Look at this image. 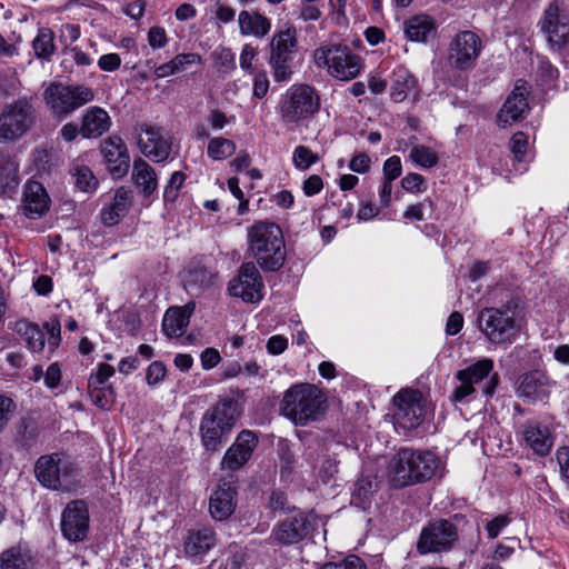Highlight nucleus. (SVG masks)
<instances>
[{"label":"nucleus","mask_w":569,"mask_h":569,"mask_svg":"<svg viewBox=\"0 0 569 569\" xmlns=\"http://www.w3.org/2000/svg\"><path fill=\"white\" fill-rule=\"evenodd\" d=\"M371 159L368 154L360 152L355 154L349 163V168L351 171L357 173H365L370 169Z\"/></svg>","instance_id":"58"},{"label":"nucleus","mask_w":569,"mask_h":569,"mask_svg":"<svg viewBox=\"0 0 569 569\" xmlns=\"http://www.w3.org/2000/svg\"><path fill=\"white\" fill-rule=\"evenodd\" d=\"M396 423L405 429L418 428L426 420L429 412V401L418 389L402 388L392 398Z\"/></svg>","instance_id":"12"},{"label":"nucleus","mask_w":569,"mask_h":569,"mask_svg":"<svg viewBox=\"0 0 569 569\" xmlns=\"http://www.w3.org/2000/svg\"><path fill=\"white\" fill-rule=\"evenodd\" d=\"M269 90V80L266 72H258L253 79V96L258 99L266 97Z\"/></svg>","instance_id":"61"},{"label":"nucleus","mask_w":569,"mask_h":569,"mask_svg":"<svg viewBox=\"0 0 569 569\" xmlns=\"http://www.w3.org/2000/svg\"><path fill=\"white\" fill-rule=\"evenodd\" d=\"M439 468V459L431 451L401 448L391 458L388 478L395 488H403L430 480Z\"/></svg>","instance_id":"2"},{"label":"nucleus","mask_w":569,"mask_h":569,"mask_svg":"<svg viewBox=\"0 0 569 569\" xmlns=\"http://www.w3.org/2000/svg\"><path fill=\"white\" fill-rule=\"evenodd\" d=\"M39 482L52 490H70L76 486L77 467L59 453L41 456L34 467Z\"/></svg>","instance_id":"8"},{"label":"nucleus","mask_w":569,"mask_h":569,"mask_svg":"<svg viewBox=\"0 0 569 569\" xmlns=\"http://www.w3.org/2000/svg\"><path fill=\"white\" fill-rule=\"evenodd\" d=\"M511 519L507 515H499L490 520L487 526V535L490 539L497 538L500 532L510 523Z\"/></svg>","instance_id":"53"},{"label":"nucleus","mask_w":569,"mask_h":569,"mask_svg":"<svg viewBox=\"0 0 569 569\" xmlns=\"http://www.w3.org/2000/svg\"><path fill=\"white\" fill-rule=\"evenodd\" d=\"M493 360L489 358H482L471 366L459 370L456 373L457 380L460 385L457 386L450 399L453 402H461L469 396L476 392V385L485 381L482 386V393L486 397H491L495 393L499 378L497 373H492Z\"/></svg>","instance_id":"7"},{"label":"nucleus","mask_w":569,"mask_h":569,"mask_svg":"<svg viewBox=\"0 0 569 569\" xmlns=\"http://www.w3.org/2000/svg\"><path fill=\"white\" fill-rule=\"evenodd\" d=\"M14 411V403L10 398L0 396V430L7 426Z\"/></svg>","instance_id":"62"},{"label":"nucleus","mask_w":569,"mask_h":569,"mask_svg":"<svg viewBox=\"0 0 569 569\" xmlns=\"http://www.w3.org/2000/svg\"><path fill=\"white\" fill-rule=\"evenodd\" d=\"M101 152L113 178H122L129 171V153L123 140L119 137H110L101 144Z\"/></svg>","instance_id":"24"},{"label":"nucleus","mask_w":569,"mask_h":569,"mask_svg":"<svg viewBox=\"0 0 569 569\" xmlns=\"http://www.w3.org/2000/svg\"><path fill=\"white\" fill-rule=\"evenodd\" d=\"M458 540L456 526L449 520H437L423 527L417 542L420 555L448 551Z\"/></svg>","instance_id":"15"},{"label":"nucleus","mask_w":569,"mask_h":569,"mask_svg":"<svg viewBox=\"0 0 569 569\" xmlns=\"http://www.w3.org/2000/svg\"><path fill=\"white\" fill-rule=\"evenodd\" d=\"M257 446L258 437L253 431H240L226 451L221 460V468L230 471L239 470L250 460Z\"/></svg>","instance_id":"19"},{"label":"nucleus","mask_w":569,"mask_h":569,"mask_svg":"<svg viewBox=\"0 0 569 569\" xmlns=\"http://www.w3.org/2000/svg\"><path fill=\"white\" fill-rule=\"evenodd\" d=\"M18 170L19 166L13 158L0 156V190L18 183Z\"/></svg>","instance_id":"41"},{"label":"nucleus","mask_w":569,"mask_h":569,"mask_svg":"<svg viewBox=\"0 0 569 569\" xmlns=\"http://www.w3.org/2000/svg\"><path fill=\"white\" fill-rule=\"evenodd\" d=\"M528 148V137L526 133L516 132L510 140V150L515 159L519 162L522 161Z\"/></svg>","instance_id":"49"},{"label":"nucleus","mask_w":569,"mask_h":569,"mask_svg":"<svg viewBox=\"0 0 569 569\" xmlns=\"http://www.w3.org/2000/svg\"><path fill=\"white\" fill-rule=\"evenodd\" d=\"M167 368L161 361H153L149 365L146 372V381L153 387L159 385L166 377Z\"/></svg>","instance_id":"47"},{"label":"nucleus","mask_w":569,"mask_h":569,"mask_svg":"<svg viewBox=\"0 0 569 569\" xmlns=\"http://www.w3.org/2000/svg\"><path fill=\"white\" fill-rule=\"evenodd\" d=\"M517 392L520 398L532 401L542 400L547 396L545 376L539 371L525 375L518 386Z\"/></svg>","instance_id":"33"},{"label":"nucleus","mask_w":569,"mask_h":569,"mask_svg":"<svg viewBox=\"0 0 569 569\" xmlns=\"http://www.w3.org/2000/svg\"><path fill=\"white\" fill-rule=\"evenodd\" d=\"M34 120L36 110L31 99L22 97L6 104L0 112V142L21 138L32 128Z\"/></svg>","instance_id":"11"},{"label":"nucleus","mask_w":569,"mask_h":569,"mask_svg":"<svg viewBox=\"0 0 569 569\" xmlns=\"http://www.w3.org/2000/svg\"><path fill=\"white\" fill-rule=\"evenodd\" d=\"M91 401L101 409H109L113 402L111 388L88 386Z\"/></svg>","instance_id":"44"},{"label":"nucleus","mask_w":569,"mask_h":569,"mask_svg":"<svg viewBox=\"0 0 569 569\" xmlns=\"http://www.w3.org/2000/svg\"><path fill=\"white\" fill-rule=\"evenodd\" d=\"M409 158L417 166L425 169L435 167L439 161L438 153L425 144L413 146L410 150Z\"/></svg>","instance_id":"40"},{"label":"nucleus","mask_w":569,"mask_h":569,"mask_svg":"<svg viewBox=\"0 0 569 569\" xmlns=\"http://www.w3.org/2000/svg\"><path fill=\"white\" fill-rule=\"evenodd\" d=\"M383 176L386 181H393L402 172L401 160L398 156L388 158L383 163Z\"/></svg>","instance_id":"51"},{"label":"nucleus","mask_w":569,"mask_h":569,"mask_svg":"<svg viewBox=\"0 0 569 569\" xmlns=\"http://www.w3.org/2000/svg\"><path fill=\"white\" fill-rule=\"evenodd\" d=\"M338 471V463L335 459L330 457H323L321 461V466L318 470V477L321 478L323 482L330 480L335 473Z\"/></svg>","instance_id":"57"},{"label":"nucleus","mask_w":569,"mask_h":569,"mask_svg":"<svg viewBox=\"0 0 569 569\" xmlns=\"http://www.w3.org/2000/svg\"><path fill=\"white\" fill-rule=\"evenodd\" d=\"M74 187L82 192H92L98 187V179L87 166H74L71 170Z\"/></svg>","instance_id":"38"},{"label":"nucleus","mask_w":569,"mask_h":569,"mask_svg":"<svg viewBox=\"0 0 569 569\" xmlns=\"http://www.w3.org/2000/svg\"><path fill=\"white\" fill-rule=\"evenodd\" d=\"M234 151L236 143L222 137L212 138L207 149L208 157L214 161L227 159L232 156Z\"/></svg>","instance_id":"39"},{"label":"nucleus","mask_w":569,"mask_h":569,"mask_svg":"<svg viewBox=\"0 0 569 569\" xmlns=\"http://www.w3.org/2000/svg\"><path fill=\"white\" fill-rule=\"evenodd\" d=\"M263 281L253 262L241 264L238 276L229 282V293L246 302H257L262 299Z\"/></svg>","instance_id":"17"},{"label":"nucleus","mask_w":569,"mask_h":569,"mask_svg":"<svg viewBox=\"0 0 569 569\" xmlns=\"http://www.w3.org/2000/svg\"><path fill=\"white\" fill-rule=\"evenodd\" d=\"M216 543V535L209 528L190 531L184 540L183 549L188 557H201Z\"/></svg>","instance_id":"31"},{"label":"nucleus","mask_w":569,"mask_h":569,"mask_svg":"<svg viewBox=\"0 0 569 569\" xmlns=\"http://www.w3.org/2000/svg\"><path fill=\"white\" fill-rule=\"evenodd\" d=\"M111 124L108 112L99 107H92L82 117L80 132L84 138H98L109 130Z\"/></svg>","instance_id":"30"},{"label":"nucleus","mask_w":569,"mask_h":569,"mask_svg":"<svg viewBox=\"0 0 569 569\" xmlns=\"http://www.w3.org/2000/svg\"><path fill=\"white\" fill-rule=\"evenodd\" d=\"M200 61L201 57L198 53L192 52L180 53L172 59L177 73L186 71L192 64L200 63Z\"/></svg>","instance_id":"52"},{"label":"nucleus","mask_w":569,"mask_h":569,"mask_svg":"<svg viewBox=\"0 0 569 569\" xmlns=\"http://www.w3.org/2000/svg\"><path fill=\"white\" fill-rule=\"evenodd\" d=\"M258 54V50L256 47H253L250 43H246L242 49L239 57V63L240 68L246 71L247 73L253 72V60L256 59Z\"/></svg>","instance_id":"50"},{"label":"nucleus","mask_w":569,"mask_h":569,"mask_svg":"<svg viewBox=\"0 0 569 569\" xmlns=\"http://www.w3.org/2000/svg\"><path fill=\"white\" fill-rule=\"evenodd\" d=\"M148 42L152 49L164 48L168 42L164 28L158 26L150 28L148 32Z\"/></svg>","instance_id":"54"},{"label":"nucleus","mask_w":569,"mask_h":569,"mask_svg":"<svg viewBox=\"0 0 569 569\" xmlns=\"http://www.w3.org/2000/svg\"><path fill=\"white\" fill-rule=\"evenodd\" d=\"M27 560L20 548L11 547L0 555V569H26Z\"/></svg>","instance_id":"42"},{"label":"nucleus","mask_w":569,"mask_h":569,"mask_svg":"<svg viewBox=\"0 0 569 569\" xmlns=\"http://www.w3.org/2000/svg\"><path fill=\"white\" fill-rule=\"evenodd\" d=\"M297 51V31L292 27L273 34L270 42L269 64L276 82H286L292 76V61Z\"/></svg>","instance_id":"13"},{"label":"nucleus","mask_w":569,"mask_h":569,"mask_svg":"<svg viewBox=\"0 0 569 569\" xmlns=\"http://www.w3.org/2000/svg\"><path fill=\"white\" fill-rule=\"evenodd\" d=\"M309 532L307 518L302 515L288 517L271 533V538L280 545H292L301 541Z\"/></svg>","instance_id":"25"},{"label":"nucleus","mask_w":569,"mask_h":569,"mask_svg":"<svg viewBox=\"0 0 569 569\" xmlns=\"http://www.w3.org/2000/svg\"><path fill=\"white\" fill-rule=\"evenodd\" d=\"M249 249L260 268L279 270L286 260V246L281 228L270 221H257L248 229Z\"/></svg>","instance_id":"3"},{"label":"nucleus","mask_w":569,"mask_h":569,"mask_svg":"<svg viewBox=\"0 0 569 569\" xmlns=\"http://www.w3.org/2000/svg\"><path fill=\"white\" fill-rule=\"evenodd\" d=\"M93 90L83 84L67 86L50 83L43 92V99L50 111L59 118H66L80 107L93 100Z\"/></svg>","instance_id":"10"},{"label":"nucleus","mask_w":569,"mask_h":569,"mask_svg":"<svg viewBox=\"0 0 569 569\" xmlns=\"http://www.w3.org/2000/svg\"><path fill=\"white\" fill-rule=\"evenodd\" d=\"M319 68H326L338 80L349 81L361 71V60L347 46L330 44L318 48L313 54Z\"/></svg>","instance_id":"9"},{"label":"nucleus","mask_w":569,"mask_h":569,"mask_svg":"<svg viewBox=\"0 0 569 569\" xmlns=\"http://www.w3.org/2000/svg\"><path fill=\"white\" fill-rule=\"evenodd\" d=\"M520 435L525 446L539 457L548 456L553 447V435L547 426L537 421L525 422Z\"/></svg>","instance_id":"22"},{"label":"nucleus","mask_w":569,"mask_h":569,"mask_svg":"<svg viewBox=\"0 0 569 569\" xmlns=\"http://www.w3.org/2000/svg\"><path fill=\"white\" fill-rule=\"evenodd\" d=\"M114 373V368L107 363H100L96 372H92L88 380V386L103 387L110 377Z\"/></svg>","instance_id":"48"},{"label":"nucleus","mask_w":569,"mask_h":569,"mask_svg":"<svg viewBox=\"0 0 569 569\" xmlns=\"http://www.w3.org/2000/svg\"><path fill=\"white\" fill-rule=\"evenodd\" d=\"M320 97L309 84H292L280 96L278 114L281 123L290 130L307 124L320 110Z\"/></svg>","instance_id":"5"},{"label":"nucleus","mask_w":569,"mask_h":569,"mask_svg":"<svg viewBox=\"0 0 569 569\" xmlns=\"http://www.w3.org/2000/svg\"><path fill=\"white\" fill-rule=\"evenodd\" d=\"M61 531L70 542L83 541L89 531V512L84 501L73 500L67 505L61 517Z\"/></svg>","instance_id":"18"},{"label":"nucleus","mask_w":569,"mask_h":569,"mask_svg":"<svg viewBox=\"0 0 569 569\" xmlns=\"http://www.w3.org/2000/svg\"><path fill=\"white\" fill-rule=\"evenodd\" d=\"M50 197L44 187L33 180H29L23 186L22 211L29 219H38L46 214L50 208Z\"/></svg>","instance_id":"23"},{"label":"nucleus","mask_w":569,"mask_h":569,"mask_svg":"<svg viewBox=\"0 0 569 569\" xmlns=\"http://www.w3.org/2000/svg\"><path fill=\"white\" fill-rule=\"evenodd\" d=\"M131 203L130 190L123 187L118 188L113 200L101 209L100 217L102 223L108 227L117 224L127 214Z\"/></svg>","instance_id":"28"},{"label":"nucleus","mask_w":569,"mask_h":569,"mask_svg":"<svg viewBox=\"0 0 569 569\" xmlns=\"http://www.w3.org/2000/svg\"><path fill=\"white\" fill-rule=\"evenodd\" d=\"M183 181H184V174L181 171H174L171 174V177L163 190L164 201L173 202L177 199L179 189L181 188Z\"/></svg>","instance_id":"46"},{"label":"nucleus","mask_w":569,"mask_h":569,"mask_svg":"<svg viewBox=\"0 0 569 569\" xmlns=\"http://www.w3.org/2000/svg\"><path fill=\"white\" fill-rule=\"evenodd\" d=\"M236 488L231 482H222L211 493L209 511L213 519H228L236 509Z\"/></svg>","instance_id":"26"},{"label":"nucleus","mask_w":569,"mask_h":569,"mask_svg":"<svg viewBox=\"0 0 569 569\" xmlns=\"http://www.w3.org/2000/svg\"><path fill=\"white\" fill-rule=\"evenodd\" d=\"M539 26L551 47L561 49L569 42V9L563 3L550 2Z\"/></svg>","instance_id":"14"},{"label":"nucleus","mask_w":569,"mask_h":569,"mask_svg":"<svg viewBox=\"0 0 569 569\" xmlns=\"http://www.w3.org/2000/svg\"><path fill=\"white\" fill-rule=\"evenodd\" d=\"M401 187L410 193H422L427 190V181L421 174L410 172L402 178Z\"/></svg>","instance_id":"45"},{"label":"nucleus","mask_w":569,"mask_h":569,"mask_svg":"<svg viewBox=\"0 0 569 569\" xmlns=\"http://www.w3.org/2000/svg\"><path fill=\"white\" fill-rule=\"evenodd\" d=\"M432 31H435V23L428 16H416L405 22V33L411 41H426Z\"/></svg>","instance_id":"35"},{"label":"nucleus","mask_w":569,"mask_h":569,"mask_svg":"<svg viewBox=\"0 0 569 569\" xmlns=\"http://www.w3.org/2000/svg\"><path fill=\"white\" fill-rule=\"evenodd\" d=\"M521 310L516 298L500 307H486L477 317L480 332L496 346L511 345L521 330Z\"/></svg>","instance_id":"1"},{"label":"nucleus","mask_w":569,"mask_h":569,"mask_svg":"<svg viewBox=\"0 0 569 569\" xmlns=\"http://www.w3.org/2000/svg\"><path fill=\"white\" fill-rule=\"evenodd\" d=\"M327 398L315 385L297 383L283 395L280 410L296 426L319 420L326 411Z\"/></svg>","instance_id":"4"},{"label":"nucleus","mask_w":569,"mask_h":569,"mask_svg":"<svg viewBox=\"0 0 569 569\" xmlns=\"http://www.w3.org/2000/svg\"><path fill=\"white\" fill-rule=\"evenodd\" d=\"M121 66V58L118 53L102 54L98 60V67L107 72H112Z\"/></svg>","instance_id":"60"},{"label":"nucleus","mask_w":569,"mask_h":569,"mask_svg":"<svg viewBox=\"0 0 569 569\" xmlns=\"http://www.w3.org/2000/svg\"><path fill=\"white\" fill-rule=\"evenodd\" d=\"M132 180L146 196L153 193L158 186L154 170L142 159L133 162Z\"/></svg>","instance_id":"34"},{"label":"nucleus","mask_w":569,"mask_h":569,"mask_svg":"<svg viewBox=\"0 0 569 569\" xmlns=\"http://www.w3.org/2000/svg\"><path fill=\"white\" fill-rule=\"evenodd\" d=\"M60 380H61V369H60V366L57 362L51 363L47 368V371L44 372V385L48 388L53 389V388H57L59 386Z\"/></svg>","instance_id":"63"},{"label":"nucleus","mask_w":569,"mask_h":569,"mask_svg":"<svg viewBox=\"0 0 569 569\" xmlns=\"http://www.w3.org/2000/svg\"><path fill=\"white\" fill-rule=\"evenodd\" d=\"M193 310L194 303L169 308L162 319V331L168 337L183 336L187 331Z\"/></svg>","instance_id":"27"},{"label":"nucleus","mask_w":569,"mask_h":569,"mask_svg":"<svg viewBox=\"0 0 569 569\" xmlns=\"http://www.w3.org/2000/svg\"><path fill=\"white\" fill-rule=\"evenodd\" d=\"M240 417L238 402L231 398L219 400L208 409L200 421L201 443L207 451L221 449Z\"/></svg>","instance_id":"6"},{"label":"nucleus","mask_w":569,"mask_h":569,"mask_svg":"<svg viewBox=\"0 0 569 569\" xmlns=\"http://www.w3.org/2000/svg\"><path fill=\"white\" fill-rule=\"evenodd\" d=\"M221 361L220 352L214 348H206L200 355L203 370H211Z\"/></svg>","instance_id":"55"},{"label":"nucleus","mask_w":569,"mask_h":569,"mask_svg":"<svg viewBox=\"0 0 569 569\" xmlns=\"http://www.w3.org/2000/svg\"><path fill=\"white\" fill-rule=\"evenodd\" d=\"M323 188V181L322 178L318 174H311L309 176L302 184L303 193L307 197H312L315 194H318Z\"/></svg>","instance_id":"59"},{"label":"nucleus","mask_w":569,"mask_h":569,"mask_svg":"<svg viewBox=\"0 0 569 569\" xmlns=\"http://www.w3.org/2000/svg\"><path fill=\"white\" fill-rule=\"evenodd\" d=\"M32 49L38 59L49 60L56 51L54 32L50 28H40L32 41Z\"/></svg>","instance_id":"37"},{"label":"nucleus","mask_w":569,"mask_h":569,"mask_svg":"<svg viewBox=\"0 0 569 569\" xmlns=\"http://www.w3.org/2000/svg\"><path fill=\"white\" fill-rule=\"evenodd\" d=\"M138 146L141 152L154 162H161L169 158L171 151V142L164 137L161 129L142 124L138 138Z\"/></svg>","instance_id":"20"},{"label":"nucleus","mask_w":569,"mask_h":569,"mask_svg":"<svg viewBox=\"0 0 569 569\" xmlns=\"http://www.w3.org/2000/svg\"><path fill=\"white\" fill-rule=\"evenodd\" d=\"M528 94V83L523 80H518L497 116L499 126H511L523 118L525 113L529 110Z\"/></svg>","instance_id":"21"},{"label":"nucleus","mask_w":569,"mask_h":569,"mask_svg":"<svg viewBox=\"0 0 569 569\" xmlns=\"http://www.w3.org/2000/svg\"><path fill=\"white\" fill-rule=\"evenodd\" d=\"M481 51L482 41L476 32L460 31L449 44V62L457 70H469L476 64Z\"/></svg>","instance_id":"16"},{"label":"nucleus","mask_w":569,"mask_h":569,"mask_svg":"<svg viewBox=\"0 0 569 569\" xmlns=\"http://www.w3.org/2000/svg\"><path fill=\"white\" fill-rule=\"evenodd\" d=\"M13 331L26 342L32 352H40L44 348V333L38 325L26 319L16 321Z\"/></svg>","instance_id":"32"},{"label":"nucleus","mask_w":569,"mask_h":569,"mask_svg":"<svg viewBox=\"0 0 569 569\" xmlns=\"http://www.w3.org/2000/svg\"><path fill=\"white\" fill-rule=\"evenodd\" d=\"M557 460L562 477L569 480V447H560L557 450Z\"/></svg>","instance_id":"64"},{"label":"nucleus","mask_w":569,"mask_h":569,"mask_svg":"<svg viewBox=\"0 0 569 569\" xmlns=\"http://www.w3.org/2000/svg\"><path fill=\"white\" fill-rule=\"evenodd\" d=\"M376 490L377 482L373 478L369 476L360 477L353 486L351 503L361 509H366L369 506L370 499Z\"/></svg>","instance_id":"36"},{"label":"nucleus","mask_w":569,"mask_h":569,"mask_svg":"<svg viewBox=\"0 0 569 569\" xmlns=\"http://www.w3.org/2000/svg\"><path fill=\"white\" fill-rule=\"evenodd\" d=\"M318 161L319 156L306 146H297L292 152V162L298 170L306 171Z\"/></svg>","instance_id":"43"},{"label":"nucleus","mask_w":569,"mask_h":569,"mask_svg":"<svg viewBox=\"0 0 569 569\" xmlns=\"http://www.w3.org/2000/svg\"><path fill=\"white\" fill-rule=\"evenodd\" d=\"M321 569H366L362 560L357 556H349L341 562L326 563Z\"/></svg>","instance_id":"56"},{"label":"nucleus","mask_w":569,"mask_h":569,"mask_svg":"<svg viewBox=\"0 0 569 569\" xmlns=\"http://www.w3.org/2000/svg\"><path fill=\"white\" fill-rule=\"evenodd\" d=\"M240 33L244 37L264 38L271 30V21L262 13L242 10L238 16Z\"/></svg>","instance_id":"29"}]
</instances>
